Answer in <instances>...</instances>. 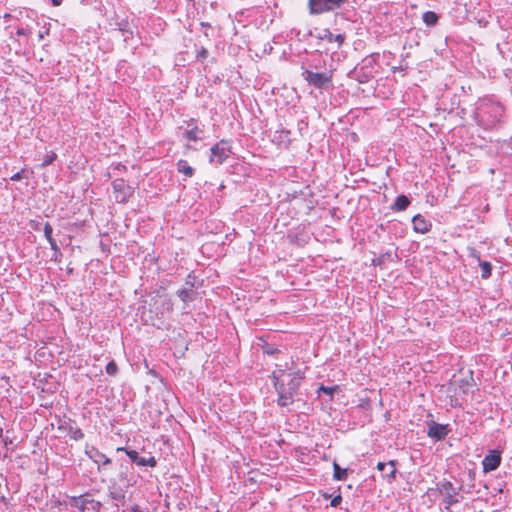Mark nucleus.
<instances>
[{
  "instance_id": "obj_37",
  "label": "nucleus",
  "mask_w": 512,
  "mask_h": 512,
  "mask_svg": "<svg viewBox=\"0 0 512 512\" xmlns=\"http://www.w3.org/2000/svg\"><path fill=\"white\" fill-rule=\"evenodd\" d=\"M131 512H143L138 505H134L131 508Z\"/></svg>"
},
{
  "instance_id": "obj_17",
  "label": "nucleus",
  "mask_w": 512,
  "mask_h": 512,
  "mask_svg": "<svg viewBox=\"0 0 512 512\" xmlns=\"http://www.w3.org/2000/svg\"><path fill=\"white\" fill-rule=\"evenodd\" d=\"M389 466V470L387 471V473L385 474V477L388 478L389 480H392V479H395L396 477V461L394 460H391L389 461L388 463H384V462H379L377 464V469L379 471H386V467Z\"/></svg>"
},
{
  "instance_id": "obj_9",
  "label": "nucleus",
  "mask_w": 512,
  "mask_h": 512,
  "mask_svg": "<svg viewBox=\"0 0 512 512\" xmlns=\"http://www.w3.org/2000/svg\"><path fill=\"white\" fill-rule=\"evenodd\" d=\"M501 464V454L497 450H490L482 460L483 471L485 473L496 470Z\"/></svg>"
},
{
  "instance_id": "obj_18",
  "label": "nucleus",
  "mask_w": 512,
  "mask_h": 512,
  "mask_svg": "<svg viewBox=\"0 0 512 512\" xmlns=\"http://www.w3.org/2000/svg\"><path fill=\"white\" fill-rule=\"evenodd\" d=\"M87 496L88 494L73 497L71 501L72 506L78 508L80 512H85L87 504H90V499H88Z\"/></svg>"
},
{
  "instance_id": "obj_8",
  "label": "nucleus",
  "mask_w": 512,
  "mask_h": 512,
  "mask_svg": "<svg viewBox=\"0 0 512 512\" xmlns=\"http://www.w3.org/2000/svg\"><path fill=\"white\" fill-rule=\"evenodd\" d=\"M112 188L115 195V200L118 203H124L132 195L133 189L126 184L124 179H115L112 182Z\"/></svg>"
},
{
  "instance_id": "obj_2",
  "label": "nucleus",
  "mask_w": 512,
  "mask_h": 512,
  "mask_svg": "<svg viewBox=\"0 0 512 512\" xmlns=\"http://www.w3.org/2000/svg\"><path fill=\"white\" fill-rule=\"evenodd\" d=\"M503 112L504 109L499 102H495L493 98L485 97L478 101L474 116L479 126L484 129H491L500 121Z\"/></svg>"
},
{
  "instance_id": "obj_27",
  "label": "nucleus",
  "mask_w": 512,
  "mask_h": 512,
  "mask_svg": "<svg viewBox=\"0 0 512 512\" xmlns=\"http://www.w3.org/2000/svg\"><path fill=\"white\" fill-rule=\"evenodd\" d=\"M43 232H44V236L47 239V241L54 239L52 237L53 228H52V226L50 225L49 222H46L44 224Z\"/></svg>"
},
{
  "instance_id": "obj_21",
  "label": "nucleus",
  "mask_w": 512,
  "mask_h": 512,
  "mask_svg": "<svg viewBox=\"0 0 512 512\" xmlns=\"http://www.w3.org/2000/svg\"><path fill=\"white\" fill-rule=\"evenodd\" d=\"M333 478L337 481H344L348 476V469L341 468L337 462L333 463Z\"/></svg>"
},
{
  "instance_id": "obj_41",
  "label": "nucleus",
  "mask_w": 512,
  "mask_h": 512,
  "mask_svg": "<svg viewBox=\"0 0 512 512\" xmlns=\"http://www.w3.org/2000/svg\"><path fill=\"white\" fill-rule=\"evenodd\" d=\"M360 83H364V82H367L368 79H365V77H362V79H358Z\"/></svg>"
},
{
  "instance_id": "obj_33",
  "label": "nucleus",
  "mask_w": 512,
  "mask_h": 512,
  "mask_svg": "<svg viewBox=\"0 0 512 512\" xmlns=\"http://www.w3.org/2000/svg\"><path fill=\"white\" fill-rule=\"evenodd\" d=\"M320 390H322L324 393H326L328 395H332L333 394V389L330 388V387L321 386Z\"/></svg>"
},
{
  "instance_id": "obj_15",
  "label": "nucleus",
  "mask_w": 512,
  "mask_h": 512,
  "mask_svg": "<svg viewBox=\"0 0 512 512\" xmlns=\"http://www.w3.org/2000/svg\"><path fill=\"white\" fill-rule=\"evenodd\" d=\"M321 40H326L329 43L337 42L338 47L344 42L345 36L343 34L334 35L329 29H323L317 36Z\"/></svg>"
},
{
  "instance_id": "obj_16",
  "label": "nucleus",
  "mask_w": 512,
  "mask_h": 512,
  "mask_svg": "<svg viewBox=\"0 0 512 512\" xmlns=\"http://www.w3.org/2000/svg\"><path fill=\"white\" fill-rule=\"evenodd\" d=\"M411 204L410 199L406 195H399L396 197L394 203L390 206L393 212L405 211Z\"/></svg>"
},
{
  "instance_id": "obj_13",
  "label": "nucleus",
  "mask_w": 512,
  "mask_h": 512,
  "mask_svg": "<svg viewBox=\"0 0 512 512\" xmlns=\"http://www.w3.org/2000/svg\"><path fill=\"white\" fill-rule=\"evenodd\" d=\"M413 229L417 233H428L432 228V223L421 214H417L412 218Z\"/></svg>"
},
{
  "instance_id": "obj_20",
  "label": "nucleus",
  "mask_w": 512,
  "mask_h": 512,
  "mask_svg": "<svg viewBox=\"0 0 512 512\" xmlns=\"http://www.w3.org/2000/svg\"><path fill=\"white\" fill-rule=\"evenodd\" d=\"M177 171L184 174L186 177H192L194 174V168L191 167L186 160L180 159L177 164Z\"/></svg>"
},
{
  "instance_id": "obj_25",
  "label": "nucleus",
  "mask_w": 512,
  "mask_h": 512,
  "mask_svg": "<svg viewBox=\"0 0 512 512\" xmlns=\"http://www.w3.org/2000/svg\"><path fill=\"white\" fill-rule=\"evenodd\" d=\"M192 294H193V290L192 289L183 288V289H180V290L177 291L178 297L183 302L190 301L192 299Z\"/></svg>"
},
{
  "instance_id": "obj_12",
  "label": "nucleus",
  "mask_w": 512,
  "mask_h": 512,
  "mask_svg": "<svg viewBox=\"0 0 512 512\" xmlns=\"http://www.w3.org/2000/svg\"><path fill=\"white\" fill-rule=\"evenodd\" d=\"M272 142L284 148H288L292 142L291 131L282 127L273 134Z\"/></svg>"
},
{
  "instance_id": "obj_42",
  "label": "nucleus",
  "mask_w": 512,
  "mask_h": 512,
  "mask_svg": "<svg viewBox=\"0 0 512 512\" xmlns=\"http://www.w3.org/2000/svg\"><path fill=\"white\" fill-rule=\"evenodd\" d=\"M360 83H364V82H367L368 79H365V77H362V79H358Z\"/></svg>"
},
{
  "instance_id": "obj_7",
  "label": "nucleus",
  "mask_w": 512,
  "mask_h": 512,
  "mask_svg": "<svg viewBox=\"0 0 512 512\" xmlns=\"http://www.w3.org/2000/svg\"><path fill=\"white\" fill-rule=\"evenodd\" d=\"M117 451H123L129 457V459L138 466L141 467H155L157 465V460L154 456L144 457L140 456L136 450H132L126 447H119Z\"/></svg>"
},
{
  "instance_id": "obj_23",
  "label": "nucleus",
  "mask_w": 512,
  "mask_h": 512,
  "mask_svg": "<svg viewBox=\"0 0 512 512\" xmlns=\"http://www.w3.org/2000/svg\"><path fill=\"white\" fill-rule=\"evenodd\" d=\"M202 133V130H200L197 126H194L193 128L186 130L184 133V136L189 141H198L200 140V134Z\"/></svg>"
},
{
  "instance_id": "obj_36",
  "label": "nucleus",
  "mask_w": 512,
  "mask_h": 512,
  "mask_svg": "<svg viewBox=\"0 0 512 512\" xmlns=\"http://www.w3.org/2000/svg\"><path fill=\"white\" fill-rule=\"evenodd\" d=\"M17 34L18 35H27V30L24 28H19V29H17Z\"/></svg>"
},
{
  "instance_id": "obj_11",
  "label": "nucleus",
  "mask_w": 512,
  "mask_h": 512,
  "mask_svg": "<svg viewBox=\"0 0 512 512\" xmlns=\"http://www.w3.org/2000/svg\"><path fill=\"white\" fill-rule=\"evenodd\" d=\"M85 454L100 468V465H108L111 459L94 446H86Z\"/></svg>"
},
{
  "instance_id": "obj_24",
  "label": "nucleus",
  "mask_w": 512,
  "mask_h": 512,
  "mask_svg": "<svg viewBox=\"0 0 512 512\" xmlns=\"http://www.w3.org/2000/svg\"><path fill=\"white\" fill-rule=\"evenodd\" d=\"M479 266L481 267V276L483 279H488L491 276L492 265L488 261L479 260Z\"/></svg>"
},
{
  "instance_id": "obj_6",
  "label": "nucleus",
  "mask_w": 512,
  "mask_h": 512,
  "mask_svg": "<svg viewBox=\"0 0 512 512\" xmlns=\"http://www.w3.org/2000/svg\"><path fill=\"white\" fill-rule=\"evenodd\" d=\"M230 153V142L223 139L211 147L210 162L216 165H221L229 157Z\"/></svg>"
},
{
  "instance_id": "obj_3",
  "label": "nucleus",
  "mask_w": 512,
  "mask_h": 512,
  "mask_svg": "<svg viewBox=\"0 0 512 512\" xmlns=\"http://www.w3.org/2000/svg\"><path fill=\"white\" fill-rule=\"evenodd\" d=\"M347 0H308L309 13L319 15L340 8Z\"/></svg>"
},
{
  "instance_id": "obj_31",
  "label": "nucleus",
  "mask_w": 512,
  "mask_h": 512,
  "mask_svg": "<svg viewBox=\"0 0 512 512\" xmlns=\"http://www.w3.org/2000/svg\"><path fill=\"white\" fill-rule=\"evenodd\" d=\"M22 175H23V170L13 174L11 177H10V180L12 181H19L22 179Z\"/></svg>"
},
{
  "instance_id": "obj_43",
  "label": "nucleus",
  "mask_w": 512,
  "mask_h": 512,
  "mask_svg": "<svg viewBox=\"0 0 512 512\" xmlns=\"http://www.w3.org/2000/svg\"><path fill=\"white\" fill-rule=\"evenodd\" d=\"M44 35L42 33L39 34V38L42 39Z\"/></svg>"
},
{
  "instance_id": "obj_4",
  "label": "nucleus",
  "mask_w": 512,
  "mask_h": 512,
  "mask_svg": "<svg viewBox=\"0 0 512 512\" xmlns=\"http://www.w3.org/2000/svg\"><path fill=\"white\" fill-rule=\"evenodd\" d=\"M460 487H455L452 482L448 480H444L439 484V491L444 495V503L446 504V509H449L452 505H455L460 502L459 492L461 490Z\"/></svg>"
},
{
  "instance_id": "obj_14",
  "label": "nucleus",
  "mask_w": 512,
  "mask_h": 512,
  "mask_svg": "<svg viewBox=\"0 0 512 512\" xmlns=\"http://www.w3.org/2000/svg\"><path fill=\"white\" fill-rule=\"evenodd\" d=\"M109 497L117 502L124 503L126 499V491L117 483H112L108 487Z\"/></svg>"
},
{
  "instance_id": "obj_10",
  "label": "nucleus",
  "mask_w": 512,
  "mask_h": 512,
  "mask_svg": "<svg viewBox=\"0 0 512 512\" xmlns=\"http://www.w3.org/2000/svg\"><path fill=\"white\" fill-rule=\"evenodd\" d=\"M448 432V425L438 424L434 421L428 424L427 435L436 441L443 440L448 435Z\"/></svg>"
},
{
  "instance_id": "obj_28",
  "label": "nucleus",
  "mask_w": 512,
  "mask_h": 512,
  "mask_svg": "<svg viewBox=\"0 0 512 512\" xmlns=\"http://www.w3.org/2000/svg\"><path fill=\"white\" fill-rule=\"evenodd\" d=\"M57 155L56 153L54 152H50L48 153L44 159H43V163H42V166H48L50 165L55 159H56Z\"/></svg>"
},
{
  "instance_id": "obj_38",
  "label": "nucleus",
  "mask_w": 512,
  "mask_h": 512,
  "mask_svg": "<svg viewBox=\"0 0 512 512\" xmlns=\"http://www.w3.org/2000/svg\"><path fill=\"white\" fill-rule=\"evenodd\" d=\"M208 52L206 49L202 48V50L200 51L199 55L202 57V58H205L207 56Z\"/></svg>"
},
{
  "instance_id": "obj_40",
  "label": "nucleus",
  "mask_w": 512,
  "mask_h": 512,
  "mask_svg": "<svg viewBox=\"0 0 512 512\" xmlns=\"http://www.w3.org/2000/svg\"><path fill=\"white\" fill-rule=\"evenodd\" d=\"M61 3H62V0H52V4L54 6H59V5H61Z\"/></svg>"
},
{
  "instance_id": "obj_34",
  "label": "nucleus",
  "mask_w": 512,
  "mask_h": 512,
  "mask_svg": "<svg viewBox=\"0 0 512 512\" xmlns=\"http://www.w3.org/2000/svg\"><path fill=\"white\" fill-rule=\"evenodd\" d=\"M470 256L477 259L478 261L480 260V255H479V252L476 251L475 249H472L471 250V253H470Z\"/></svg>"
},
{
  "instance_id": "obj_29",
  "label": "nucleus",
  "mask_w": 512,
  "mask_h": 512,
  "mask_svg": "<svg viewBox=\"0 0 512 512\" xmlns=\"http://www.w3.org/2000/svg\"><path fill=\"white\" fill-rule=\"evenodd\" d=\"M341 501H342V497H341V495H337V496H335V497L331 500L330 505H331L332 507H337L338 505H340Z\"/></svg>"
},
{
  "instance_id": "obj_44",
  "label": "nucleus",
  "mask_w": 512,
  "mask_h": 512,
  "mask_svg": "<svg viewBox=\"0 0 512 512\" xmlns=\"http://www.w3.org/2000/svg\"><path fill=\"white\" fill-rule=\"evenodd\" d=\"M479 512H483V511H479Z\"/></svg>"
},
{
  "instance_id": "obj_22",
  "label": "nucleus",
  "mask_w": 512,
  "mask_h": 512,
  "mask_svg": "<svg viewBox=\"0 0 512 512\" xmlns=\"http://www.w3.org/2000/svg\"><path fill=\"white\" fill-rule=\"evenodd\" d=\"M439 16L433 11H426L422 15V20L427 26H435L438 22Z\"/></svg>"
},
{
  "instance_id": "obj_32",
  "label": "nucleus",
  "mask_w": 512,
  "mask_h": 512,
  "mask_svg": "<svg viewBox=\"0 0 512 512\" xmlns=\"http://www.w3.org/2000/svg\"><path fill=\"white\" fill-rule=\"evenodd\" d=\"M49 245H50V248L55 251V252H58L59 251V247L57 245V242L55 239H52V240H49Z\"/></svg>"
},
{
  "instance_id": "obj_39",
  "label": "nucleus",
  "mask_w": 512,
  "mask_h": 512,
  "mask_svg": "<svg viewBox=\"0 0 512 512\" xmlns=\"http://www.w3.org/2000/svg\"><path fill=\"white\" fill-rule=\"evenodd\" d=\"M307 124L302 120L298 123V128L299 130H302L304 126H306Z\"/></svg>"
},
{
  "instance_id": "obj_35",
  "label": "nucleus",
  "mask_w": 512,
  "mask_h": 512,
  "mask_svg": "<svg viewBox=\"0 0 512 512\" xmlns=\"http://www.w3.org/2000/svg\"><path fill=\"white\" fill-rule=\"evenodd\" d=\"M471 382H473V378L472 377H470V380H462L460 387H464V385L470 386Z\"/></svg>"
},
{
  "instance_id": "obj_1",
  "label": "nucleus",
  "mask_w": 512,
  "mask_h": 512,
  "mask_svg": "<svg viewBox=\"0 0 512 512\" xmlns=\"http://www.w3.org/2000/svg\"><path fill=\"white\" fill-rule=\"evenodd\" d=\"M273 386L278 394L277 404L281 407L288 406L294 402L304 373L300 370L285 373L284 370L274 371L271 375Z\"/></svg>"
},
{
  "instance_id": "obj_19",
  "label": "nucleus",
  "mask_w": 512,
  "mask_h": 512,
  "mask_svg": "<svg viewBox=\"0 0 512 512\" xmlns=\"http://www.w3.org/2000/svg\"><path fill=\"white\" fill-rule=\"evenodd\" d=\"M59 429L67 431L69 433L70 437L75 441H79L84 438L83 431L78 427H73V426L66 427L64 425H61V426H59Z\"/></svg>"
},
{
  "instance_id": "obj_30",
  "label": "nucleus",
  "mask_w": 512,
  "mask_h": 512,
  "mask_svg": "<svg viewBox=\"0 0 512 512\" xmlns=\"http://www.w3.org/2000/svg\"><path fill=\"white\" fill-rule=\"evenodd\" d=\"M90 504L92 505V509L94 511H99L102 506V504L99 501H95L93 499H90Z\"/></svg>"
},
{
  "instance_id": "obj_5",
  "label": "nucleus",
  "mask_w": 512,
  "mask_h": 512,
  "mask_svg": "<svg viewBox=\"0 0 512 512\" xmlns=\"http://www.w3.org/2000/svg\"><path fill=\"white\" fill-rule=\"evenodd\" d=\"M302 77L307 81V83L311 86H314L318 89H323L328 87L331 84L332 76L325 72H313L310 70H304L302 72Z\"/></svg>"
},
{
  "instance_id": "obj_26",
  "label": "nucleus",
  "mask_w": 512,
  "mask_h": 512,
  "mask_svg": "<svg viewBox=\"0 0 512 512\" xmlns=\"http://www.w3.org/2000/svg\"><path fill=\"white\" fill-rule=\"evenodd\" d=\"M105 370H106L107 374H109L111 376H115L118 372V366H117L116 362L114 360H112L107 363Z\"/></svg>"
}]
</instances>
